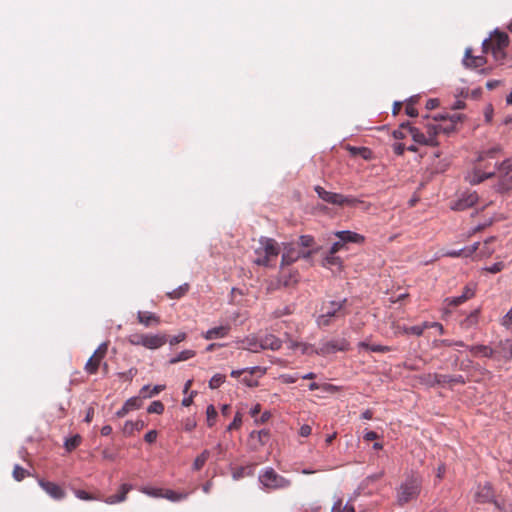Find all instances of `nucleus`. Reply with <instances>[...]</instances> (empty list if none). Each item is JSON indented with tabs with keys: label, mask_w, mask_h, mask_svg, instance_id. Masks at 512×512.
<instances>
[{
	"label": "nucleus",
	"mask_w": 512,
	"mask_h": 512,
	"mask_svg": "<svg viewBox=\"0 0 512 512\" xmlns=\"http://www.w3.org/2000/svg\"><path fill=\"white\" fill-rule=\"evenodd\" d=\"M261 348H271L272 350H276L280 348V341L275 338L266 339L264 344L260 345Z\"/></svg>",
	"instance_id": "8fccbe9b"
},
{
	"label": "nucleus",
	"mask_w": 512,
	"mask_h": 512,
	"mask_svg": "<svg viewBox=\"0 0 512 512\" xmlns=\"http://www.w3.org/2000/svg\"><path fill=\"white\" fill-rule=\"evenodd\" d=\"M26 474H27V471L19 465H16L13 469V477L17 481L23 480L25 478Z\"/></svg>",
	"instance_id": "de8ad7c7"
},
{
	"label": "nucleus",
	"mask_w": 512,
	"mask_h": 512,
	"mask_svg": "<svg viewBox=\"0 0 512 512\" xmlns=\"http://www.w3.org/2000/svg\"><path fill=\"white\" fill-rule=\"evenodd\" d=\"M164 409V404L161 401L156 400L149 405V407L147 408V412L150 414H162L164 412Z\"/></svg>",
	"instance_id": "c9c22d12"
},
{
	"label": "nucleus",
	"mask_w": 512,
	"mask_h": 512,
	"mask_svg": "<svg viewBox=\"0 0 512 512\" xmlns=\"http://www.w3.org/2000/svg\"><path fill=\"white\" fill-rule=\"evenodd\" d=\"M185 334L184 333H180L176 336H173L171 337L169 340L167 339V342H169L171 345H175L181 341H183L185 339Z\"/></svg>",
	"instance_id": "69168bd1"
},
{
	"label": "nucleus",
	"mask_w": 512,
	"mask_h": 512,
	"mask_svg": "<svg viewBox=\"0 0 512 512\" xmlns=\"http://www.w3.org/2000/svg\"><path fill=\"white\" fill-rule=\"evenodd\" d=\"M422 489V478L420 476L411 475L407 477L397 488L396 500L399 506L417 499Z\"/></svg>",
	"instance_id": "f03ea898"
},
{
	"label": "nucleus",
	"mask_w": 512,
	"mask_h": 512,
	"mask_svg": "<svg viewBox=\"0 0 512 512\" xmlns=\"http://www.w3.org/2000/svg\"><path fill=\"white\" fill-rule=\"evenodd\" d=\"M437 125L439 128V134L443 133L449 135L450 133L455 131V125L452 122H449V120L442 123H437Z\"/></svg>",
	"instance_id": "e433bc0d"
},
{
	"label": "nucleus",
	"mask_w": 512,
	"mask_h": 512,
	"mask_svg": "<svg viewBox=\"0 0 512 512\" xmlns=\"http://www.w3.org/2000/svg\"><path fill=\"white\" fill-rule=\"evenodd\" d=\"M312 432V428L310 425L304 424L300 427L299 434L302 437H308Z\"/></svg>",
	"instance_id": "0e129e2a"
},
{
	"label": "nucleus",
	"mask_w": 512,
	"mask_h": 512,
	"mask_svg": "<svg viewBox=\"0 0 512 512\" xmlns=\"http://www.w3.org/2000/svg\"><path fill=\"white\" fill-rule=\"evenodd\" d=\"M229 330H230L229 325H220L218 327H215V328H212V329L208 330L205 333L204 337L207 340L223 338V337H225L228 334Z\"/></svg>",
	"instance_id": "6ab92c4d"
},
{
	"label": "nucleus",
	"mask_w": 512,
	"mask_h": 512,
	"mask_svg": "<svg viewBox=\"0 0 512 512\" xmlns=\"http://www.w3.org/2000/svg\"><path fill=\"white\" fill-rule=\"evenodd\" d=\"M348 346H349L348 342L344 339L333 340V341L327 342L324 345L323 350L327 353L335 352V351H346V350H348Z\"/></svg>",
	"instance_id": "aec40b11"
},
{
	"label": "nucleus",
	"mask_w": 512,
	"mask_h": 512,
	"mask_svg": "<svg viewBox=\"0 0 512 512\" xmlns=\"http://www.w3.org/2000/svg\"><path fill=\"white\" fill-rule=\"evenodd\" d=\"M195 356V351L194 350H184L182 352H180L176 357L172 358L170 360V363L171 364H175V363H178V362H181V361H186L192 357Z\"/></svg>",
	"instance_id": "7c9ffc66"
},
{
	"label": "nucleus",
	"mask_w": 512,
	"mask_h": 512,
	"mask_svg": "<svg viewBox=\"0 0 512 512\" xmlns=\"http://www.w3.org/2000/svg\"><path fill=\"white\" fill-rule=\"evenodd\" d=\"M74 494L75 496L78 498V499H81V500H86V501H89V500H102L101 497L99 496H94L84 490H75L74 491Z\"/></svg>",
	"instance_id": "58836bf2"
},
{
	"label": "nucleus",
	"mask_w": 512,
	"mask_h": 512,
	"mask_svg": "<svg viewBox=\"0 0 512 512\" xmlns=\"http://www.w3.org/2000/svg\"><path fill=\"white\" fill-rule=\"evenodd\" d=\"M407 132L412 136V139L418 144L428 146H430V144H433L432 138H429V140H427L426 134L417 127H407Z\"/></svg>",
	"instance_id": "dca6fc26"
},
{
	"label": "nucleus",
	"mask_w": 512,
	"mask_h": 512,
	"mask_svg": "<svg viewBox=\"0 0 512 512\" xmlns=\"http://www.w3.org/2000/svg\"><path fill=\"white\" fill-rule=\"evenodd\" d=\"M508 44V35L504 32L495 31L490 39L484 40L482 49L484 53L491 52L495 60L500 61L506 57L504 50Z\"/></svg>",
	"instance_id": "7ed1b4c3"
},
{
	"label": "nucleus",
	"mask_w": 512,
	"mask_h": 512,
	"mask_svg": "<svg viewBox=\"0 0 512 512\" xmlns=\"http://www.w3.org/2000/svg\"><path fill=\"white\" fill-rule=\"evenodd\" d=\"M343 247H344V243L340 240V241H338V242H335V243L331 246V248H330L329 252H330V254H336V253H337L338 251H340Z\"/></svg>",
	"instance_id": "774afa93"
},
{
	"label": "nucleus",
	"mask_w": 512,
	"mask_h": 512,
	"mask_svg": "<svg viewBox=\"0 0 512 512\" xmlns=\"http://www.w3.org/2000/svg\"><path fill=\"white\" fill-rule=\"evenodd\" d=\"M81 442L82 437L79 434H75L72 437L66 439L64 446L68 452H71L76 449L81 444Z\"/></svg>",
	"instance_id": "cd10ccee"
},
{
	"label": "nucleus",
	"mask_w": 512,
	"mask_h": 512,
	"mask_svg": "<svg viewBox=\"0 0 512 512\" xmlns=\"http://www.w3.org/2000/svg\"><path fill=\"white\" fill-rule=\"evenodd\" d=\"M504 269V263L503 262H496L493 265L486 267L484 270L489 273H499Z\"/></svg>",
	"instance_id": "864d4df0"
},
{
	"label": "nucleus",
	"mask_w": 512,
	"mask_h": 512,
	"mask_svg": "<svg viewBox=\"0 0 512 512\" xmlns=\"http://www.w3.org/2000/svg\"><path fill=\"white\" fill-rule=\"evenodd\" d=\"M132 490V485L130 484H122L120 486L119 492L116 494L121 502H124L127 498V494Z\"/></svg>",
	"instance_id": "a18cd8bd"
},
{
	"label": "nucleus",
	"mask_w": 512,
	"mask_h": 512,
	"mask_svg": "<svg viewBox=\"0 0 512 512\" xmlns=\"http://www.w3.org/2000/svg\"><path fill=\"white\" fill-rule=\"evenodd\" d=\"M188 497V493H178L170 489H164L163 498L172 501L178 502L184 500Z\"/></svg>",
	"instance_id": "bb28decb"
},
{
	"label": "nucleus",
	"mask_w": 512,
	"mask_h": 512,
	"mask_svg": "<svg viewBox=\"0 0 512 512\" xmlns=\"http://www.w3.org/2000/svg\"><path fill=\"white\" fill-rule=\"evenodd\" d=\"M405 111L406 114L409 115L410 117H415L418 115L417 109L411 103L406 105Z\"/></svg>",
	"instance_id": "338daca9"
},
{
	"label": "nucleus",
	"mask_w": 512,
	"mask_h": 512,
	"mask_svg": "<svg viewBox=\"0 0 512 512\" xmlns=\"http://www.w3.org/2000/svg\"><path fill=\"white\" fill-rule=\"evenodd\" d=\"M281 266H289L296 262L300 258H309L312 255V251H306L298 247V244L288 243L284 244L281 250Z\"/></svg>",
	"instance_id": "39448f33"
},
{
	"label": "nucleus",
	"mask_w": 512,
	"mask_h": 512,
	"mask_svg": "<svg viewBox=\"0 0 512 512\" xmlns=\"http://www.w3.org/2000/svg\"><path fill=\"white\" fill-rule=\"evenodd\" d=\"M39 485L48 495H50L55 500H61L66 495L65 491L54 482L40 479Z\"/></svg>",
	"instance_id": "9d476101"
},
{
	"label": "nucleus",
	"mask_w": 512,
	"mask_h": 512,
	"mask_svg": "<svg viewBox=\"0 0 512 512\" xmlns=\"http://www.w3.org/2000/svg\"><path fill=\"white\" fill-rule=\"evenodd\" d=\"M142 398L140 395L138 397H131L124 404L129 411L137 410L142 406Z\"/></svg>",
	"instance_id": "72a5a7b5"
},
{
	"label": "nucleus",
	"mask_w": 512,
	"mask_h": 512,
	"mask_svg": "<svg viewBox=\"0 0 512 512\" xmlns=\"http://www.w3.org/2000/svg\"><path fill=\"white\" fill-rule=\"evenodd\" d=\"M101 361L102 360L93 353L85 365V371L89 374L97 373Z\"/></svg>",
	"instance_id": "393cba45"
},
{
	"label": "nucleus",
	"mask_w": 512,
	"mask_h": 512,
	"mask_svg": "<svg viewBox=\"0 0 512 512\" xmlns=\"http://www.w3.org/2000/svg\"><path fill=\"white\" fill-rule=\"evenodd\" d=\"M487 60L484 56H473L472 49L467 48L463 59V64L466 68H478L486 64Z\"/></svg>",
	"instance_id": "f8f14e48"
},
{
	"label": "nucleus",
	"mask_w": 512,
	"mask_h": 512,
	"mask_svg": "<svg viewBox=\"0 0 512 512\" xmlns=\"http://www.w3.org/2000/svg\"><path fill=\"white\" fill-rule=\"evenodd\" d=\"M475 291H476V284L469 283L463 289V292H462L463 299H466V300L471 299L475 295Z\"/></svg>",
	"instance_id": "37998d69"
},
{
	"label": "nucleus",
	"mask_w": 512,
	"mask_h": 512,
	"mask_svg": "<svg viewBox=\"0 0 512 512\" xmlns=\"http://www.w3.org/2000/svg\"><path fill=\"white\" fill-rule=\"evenodd\" d=\"M446 301L448 302V305L458 306L467 300L463 299V295L461 294L460 296L457 297L447 298Z\"/></svg>",
	"instance_id": "bf43d9fd"
},
{
	"label": "nucleus",
	"mask_w": 512,
	"mask_h": 512,
	"mask_svg": "<svg viewBox=\"0 0 512 512\" xmlns=\"http://www.w3.org/2000/svg\"><path fill=\"white\" fill-rule=\"evenodd\" d=\"M242 424V414L240 412H237L234 416L233 421L228 425L227 430H237L241 427Z\"/></svg>",
	"instance_id": "c03bdc74"
},
{
	"label": "nucleus",
	"mask_w": 512,
	"mask_h": 512,
	"mask_svg": "<svg viewBox=\"0 0 512 512\" xmlns=\"http://www.w3.org/2000/svg\"><path fill=\"white\" fill-rule=\"evenodd\" d=\"M359 347L364 348L369 351H372V352H382L383 353V352H387L389 350V348L386 346L369 344L367 342H360Z\"/></svg>",
	"instance_id": "473e14b6"
},
{
	"label": "nucleus",
	"mask_w": 512,
	"mask_h": 512,
	"mask_svg": "<svg viewBox=\"0 0 512 512\" xmlns=\"http://www.w3.org/2000/svg\"><path fill=\"white\" fill-rule=\"evenodd\" d=\"M207 415V424L209 427H212L215 424V420L217 417V411L213 405H209L206 410Z\"/></svg>",
	"instance_id": "ea45409f"
},
{
	"label": "nucleus",
	"mask_w": 512,
	"mask_h": 512,
	"mask_svg": "<svg viewBox=\"0 0 512 512\" xmlns=\"http://www.w3.org/2000/svg\"><path fill=\"white\" fill-rule=\"evenodd\" d=\"M465 250L464 249H461V250H452V251H448L444 254V256H448V257H452V258H456V257H465Z\"/></svg>",
	"instance_id": "e2e57ef3"
},
{
	"label": "nucleus",
	"mask_w": 512,
	"mask_h": 512,
	"mask_svg": "<svg viewBox=\"0 0 512 512\" xmlns=\"http://www.w3.org/2000/svg\"><path fill=\"white\" fill-rule=\"evenodd\" d=\"M494 174V172L486 173L479 168H475L473 172L467 176V179L471 184L476 185L483 182L485 179L491 178Z\"/></svg>",
	"instance_id": "f3484780"
},
{
	"label": "nucleus",
	"mask_w": 512,
	"mask_h": 512,
	"mask_svg": "<svg viewBox=\"0 0 512 512\" xmlns=\"http://www.w3.org/2000/svg\"><path fill=\"white\" fill-rule=\"evenodd\" d=\"M164 389H165L164 385H156L153 388H151L149 385H146L140 389V396L143 398H150L155 395H158Z\"/></svg>",
	"instance_id": "b1692460"
},
{
	"label": "nucleus",
	"mask_w": 512,
	"mask_h": 512,
	"mask_svg": "<svg viewBox=\"0 0 512 512\" xmlns=\"http://www.w3.org/2000/svg\"><path fill=\"white\" fill-rule=\"evenodd\" d=\"M469 351L471 352V354L474 357H487V358H490V357H494L495 356L494 349L490 348L489 346H485V345L470 346L469 347Z\"/></svg>",
	"instance_id": "a211bd4d"
},
{
	"label": "nucleus",
	"mask_w": 512,
	"mask_h": 512,
	"mask_svg": "<svg viewBox=\"0 0 512 512\" xmlns=\"http://www.w3.org/2000/svg\"><path fill=\"white\" fill-rule=\"evenodd\" d=\"M354 506L347 502L343 504L342 500H338L332 507L331 512H354Z\"/></svg>",
	"instance_id": "c756f323"
},
{
	"label": "nucleus",
	"mask_w": 512,
	"mask_h": 512,
	"mask_svg": "<svg viewBox=\"0 0 512 512\" xmlns=\"http://www.w3.org/2000/svg\"><path fill=\"white\" fill-rule=\"evenodd\" d=\"M280 252V245L275 239L261 237L258 241V246L254 250V263L259 266L273 267Z\"/></svg>",
	"instance_id": "f257e3e1"
},
{
	"label": "nucleus",
	"mask_w": 512,
	"mask_h": 512,
	"mask_svg": "<svg viewBox=\"0 0 512 512\" xmlns=\"http://www.w3.org/2000/svg\"><path fill=\"white\" fill-rule=\"evenodd\" d=\"M297 244H298V247H300V248L301 247L307 248L314 244V239L312 236L304 235L299 238V242Z\"/></svg>",
	"instance_id": "09e8293b"
},
{
	"label": "nucleus",
	"mask_w": 512,
	"mask_h": 512,
	"mask_svg": "<svg viewBox=\"0 0 512 512\" xmlns=\"http://www.w3.org/2000/svg\"><path fill=\"white\" fill-rule=\"evenodd\" d=\"M315 192L317 193L318 197L321 198L323 201L327 202L329 199L330 191L325 190L321 186L315 187Z\"/></svg>",
	"instance_id": "5fc2aeb1"
},
{
	"label": "nucleus",
	"mask_w": 512,
	"mask_h": 512,
	"mask_svg": "<svg viewBox=\"0 0 512 512\" xmlns=\"http://www.w3.org/2000/svg\"><path fill=\"white\" fill-rule=\"evenodd\" d=\"M499 183L496 190L500 193L508 191L512 187V158L504 160L497 168Z\"/></svg>",
	"instance_id": "423d86ee"
},
{
	"label": "nucleus",
	"mask_w": 512,
	"mask_h": 512,
	"mask_svg": "<svg viewBox=\"0 0 512 512\" xmlns=\"http://www.w3.org/2000/svg\"><path fill=\"white\" fill-rule=\"evenodd\" d=\"M346 149L350 155L354 157L359 156L365 160H370L372 158V151L367 147H355L347 145Z\"/></svg>",
	"instance_id": "412c9836"
},
{
	"label": "nucleus",
	"mask_w": 512,
	"mask_h": 512,
	"mask_svg": "<svg viewBox=\"0 0 512 512\" xmlns=\"http://www.w3.org/2000/svg\"><path fill=\"white\" fill-rule=\"evenodd\" d=\"M427 140L429 138H432L433 144H430V146H438L439 142L437 140V136L439 135V128L437 123H427L425 125V132Z\"/></svg>",
	"instance_id": "5701e85b"
},
{
	"label": "nucleus",
	"mask_w": 512,
	"mask_h": 512,
	"mask_svg": "<svg viewBox=\"0 0 512 512\" xmlns=\"http://www.w3.org/2000/svg\"><path fill=\"white\" fill-rule=\"evenodd\" d=\"M341 201H342V194L331 192L327 203L340 206Z\"/></svg>",
	"instance_id": "4d7b16f0"
},
{
	"label": "nucleus",
	"mask_w": 512,
	"mask_h": 512,
	"mask_svg": "<svg viewBox=\"0 0 512 512\" xmlns=\"http://www.w3.org/2000/svg\"><path fill=\"white\" fill-rule=\"evenodd\" d=\"M495 357L509 360L512 358V340H505L499 343V346L494 350Z\"/></svg>",
	"instance_id": "2eb2a0df"
},
{
	"label": "nucleus",
	"mask_w": 512,
	"mask_h": 512,
	"mask_svg": "<svg viewBox=\"0 0 512 512\" xmlns=\"http://www.w3.org/2000/svg\"><path fill=\"white\" fill-rule=\"evenodd\" d=\"M209 457H210V451L209 450H204L194 460L193 465H192V469L194 471L201 470L203 468V466L205 465V463L207 462V460L209 459Z\"/></svg>",
	"instance_id": "a878e982"
},
{
	"label": "nucleus",
	"mask_w": 512,
	"mask_h": 512,
	"mask_svg": "<svg viewBox=\"0 0 512 512\" xmlns=\"http://www.w3.org/2000/svg\"><path fill=\"white\" fill-rule=\"evenodd\" d=\"M258 478L263 487L268 490L287 489L291 486V481L289 479L278 474L271 467L263 469Z\"/></svg>",
	"instance_id": "20e7f679"
},
{
	"label": "nucleus",
	"mask_w": 512,
	"mask_h": 512,
	"mask_svg": "<svg viewBox=\"0 0 512 512\" xmlns=\"http://www.w3.org/2000/svg\"><path fill=\"white\" fill-rule=\"evenodd\" d=\"M145 336H146V334H143V333H134L129 336L128 340L133 345L144 346Z\"/></svg>",
	"instance_id": "79ce46f5"
},
{
	"label": "nucleus",
	"mask_w": 512,
	"mask_h": 512,
	"mask_svg": "<svg viewBox=\"0 0 512 512\" xmlns=\"http://www.w3.org/2000/svg\"><path fill=\"white\" fill-rule=\"evenodd\" d=\"M501 151V147L500 146H495L487 151H483L480 153L479 157H478V161H482L484 160L485 158H494L495 155L497 153H499Z\"/></svg>",
	"instance_id": "a19ab883"
},
{
	"label": "nucleus",
	"mask_w": 512,
	"mask_h": 512,
	"mask_svg": "<svg viewBox=\"0 0 512 512\" xmlns=\"http://www.w3.org/2000/svg\"><path fill=\"white\" fill-rule=\"evenodd\" d=\"M145 427V422L143 420L127 421L123 426V433L126 436H131L135 431H141Z\"/></svg>",
	"instance_id": "4be33fe9"
},
{
	"label": "nucleus",
	"mask_w": 512,
	"mask_h": 512,
	"mask_svg": "<svg viewBox=\"0 0 512 512\" xmlns=\"http://www.w3.org/2000/svg\"><path fill=\"white\" fill-rule=\"evenodd\" d=\"M494 489L492 485L489 482H486L484 484H479L477 486V490L474 495V500L477 503H490L494 501Z\"/></svg>",
	"instance_id": "6e6552de"
},
{
	"label": "nucleus",
	"mask_w": 512,
	"mask_h": 512,
	"mask_svg": "<svg viewBox=\"0 0 512 512\" xmlns=\"http://www.w3.org/2000/svg\"><path fill=\"white\" fill-rule=\"evenodd\" d=\"M140 491L150 497L163 498L164 489L153 487H142Z\"/></svg>",
	"instance_id": "2f4dec72"
},
{
	"label": "nucleus",
	"mask_w": 512,
	"mask_h": 512,
	"mask_svg": "<svg viewBox=\"0 0 512 512\" xmlns=\"http://www.w3.org/2000/svg\"><path fill=\"white\" fill-rule=\"evenodd\" d=\"M346 300L343 302L328 301L320 309V318H345L347 313Z\"/></svg>",
	"instance_id": "0eeeda50"
},
{
	"label": "nucleus",
	"mask_w": 512,
	"mask_h": 512,
	"mask_svg": "<svg viewBox=\"0 0 512 512\" xmlns=\"http://www.w3.org/2000/svg\"><path fill=\"white\" fill-rule=\"evenodd\" d=\"M225 375L223 374H215L209 381V387L211 389H216L220 387L225 382Z\"/></svg>",
	"instance_id": "4c0bfd02"
},
{
	"label": "nucleus",
	"mask_w": 512,
	"mask_h": 512,
	"mask_svg": "<svg viewBox=\"0 0 512 512\" xmlns=\"http://www.w3.org/2000/svg\"><path fill=\"white\" fill-rule=\"evenodd\" d=\"M157 431L156 430H150L148 431L145 436H144V440L147 442V443H154L157 439Z\"/></svg>",
	"instance_id": "052dcab7"
},
{
	"label": "nucleus",
	"mask_w": 512,
	"mask_h": 512,
	"mask_svg": "<svg viewBox=\"0 0 512 512\" xmlns=\"http://www.w3.org/2000/svg\"><path fill=\"white\" fill-rule=\"evenodd\" d=\"M341 259L335 254H328L323 260V266L327 268H331L332 266H340Z\"/></svg>",
	"instance_id": "f704fd0d"
},
{
	"label": "nucleus",
	"mask_w": 512,
	"mask_h": 512,
	"mask_svg": "<svg viewBox=\"0 0 512 512\" xmlns=\"http://www.w3.org/2000/svg\"><path fill=\"white\" fill-rule=\"evenodd\" d=\"M360 201L352 196H344L342 195V201L340 206H355Z\"/></svg>",
	"instance_id": "6e6d98bb"
},
{
	"label": "nucleus",
	"mask_w": 512,
	"mask_h": 512,
	"mask_svg": "<svg viewBox=\"0 0 512 512\" xmlns=\"http://www.w3.org/2000/svg\"><path fill=\"white\" fill-rule=\"evenodd\" d=\"M434 381L439 385L450 384V375L435 374Z\"/></svg>",
	"instance_id": "13d9d810"
},
{
	"label": "nucleus",
	"mask_w": 512,
	"mask_h": 512,
	"mask_svg": "<svg viewBox=\"0 0 512 512\" xmlns=\"http://www.w3.org/2000/svg\"><path fill=\"white\" fill-rule=\"evenodd\" d=\"M189 290V284L185 283L181 286H179L178 288L170 291V292H167V296L171 299H179L181 297H183Z\"/></svg>",
	"instance_id": "c85d7f7f"
},
{
	"label": "nucleus",
	"mask_w": 512,
	"mask_h": 512,
	"mask_svg": "<svg viewBox=\"0 0 512 512\" xmlns=\"http://www.w3.org/2000/svg\"><path fill=\"white\" fill-rule=\"evenodd\" d=\"M425 328L426 326L422 324L407 326L405 324H402L401 322H392V329L394 330L395 334L419 336L422 334Z\"/></svg>",
	"instance_id": "1a4fd4ad"
},
{
	"label": "nucleus",
	"mask_w": 512,
	"mask_h": 512,
	"mask_svg": "<svg viewBox=\"0 0 512 512\" xmlns=\"http://www.w3.org/2000/svg\"><path fill=\"white\" fill-rule=\"evenodd\" d=\"M138 320L150 321V320H157V318L151 312H139L138 313Z\"/></svg>",
	"instance_id": "680f3d73"
},
{
	"label": "nucleus",
	"mask_w": 512,
	"mask_h": 512,
	"mask_svg": "<svg viewBox=\"0 0 512 512\" xmlns=\"http://www.w3.org/2000/svg\"><path fill=\"white\" fill-rule=\"evenodd\" d=\"M257 369H258L257 367L252 368V369L250 370V374H253V373H254V371H256ZM242 382H243L244 384H246L247 386H249V387H255V386H257V385H258L257 381H256V380H254V379L252 378V376H251V375H249V376H244V377L242 378Z\"/></svg>",
	"instance_id": "3c124183"
},
{
	"label": "nucleus",
	"mask_w": 512,
	"mask_h": 512,
	"mask_svg": "<svg viewBox=\"0 0 512 512\" xmlns=\"http://www.w3.org/2000/svg\"><path fill=\"white\" fill-rule=\"evenodd\" d=\"M478 201V195L475 192L464 193L453 205L454 210L462 211L472 207Z\"/></svg>",
	"instance_id": "9b49d317"
},
{
	"label": "nucleus",
	"mask_w": 512,
	"mask_h": 512,
	"mask_svg": "<svg viewBox=\"0 0 512 512\" xmlns=\"http://www.w3.org/2000/svg\"><path fill=\"white\" fill-rule=\"evenodd\" d=\"M167 342L165 335L159 334H146L144 347L148 349H157Z\"/></svg>",
	"instance_id": "4468645a"
},
{
	"label": "nucleus",
	"mask_w": 512,
	"mask_h": 512,
	"mask_svg": "<svg viewBox=\"0 0 512 512\" xmlns=\"http://www.w3.org/2000/svg\"><path fill=\"white\" fill-rule=\"evenodd\" d=\"M108 350V343L104 342L99 345V347L95 350L94 354L98 356L101 360L106 356Z\"/></svg>",
	"instance_id": "603ef678"
},
{
	"label": "nucleus",
	"mask_w": 512,
	"mask_h": 512,
	"mask_svg": "<svg viewBox=\"0 0 512 512\" xmlns=\"http://www.w3.org/2000/svg\"><path fill=\"white\" fill-rule=\"evenodd\" d=\"M407 127H411L409 123L402 124L397 130L393 132V136L395 139H403L408 134Z\"/></svg>",
	"instance_id": "49530a36"
},
{
	"label": "nucleus",
	"mask_w": 512,
	"mask_h": 512,
	"mask_svg": "<svg viewBox=\"0 0 512 512\" xmlns=\"http://www.w3.org/2000/svg\"><path fill=\"white\" fill-rule=\"evenodd\" d=\"M335 236L338 237L344 245L346 243H363L365 240L363 235L352 231H337Z\"/></svg>",
	"instance_id": "ddd939ff"
}]
</instances>
